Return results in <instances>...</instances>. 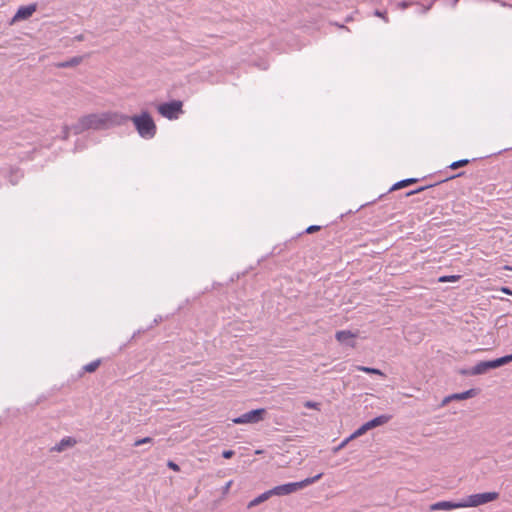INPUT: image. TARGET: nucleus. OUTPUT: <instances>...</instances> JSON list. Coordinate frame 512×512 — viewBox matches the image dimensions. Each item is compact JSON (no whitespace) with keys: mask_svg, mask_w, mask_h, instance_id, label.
I'll use <instances>...</instances> for the list:
<instances>
[{"mask_svg":"<svg viewBox=\"0 0 512 512\" xmlns=\"http://www.w3.org/2000/svg\"><path fill=\"white\" fill-rule=\"evenodd\" d=\"M167 466L174 471L180 470L179 466L176 463H174L173 461H168Z\"/></svg>","mask_w":512,"mask_h":512,"instance_id":"obj_31","label":"nucleus"},{"mask_svg":"<svg viewBox=\"0 0 512 512\" xmlns=\"http://www.w3.org/2000/svg\"><path fill=\"white\" fill-rule=\"evenodd\" d=\"M457 508H463L462 500L459 502H453V501H439L430 506V510H453Z\"/></svg>","mask_w":512,"mask_h":512,"instance_id":"obj_10","label":"nucleus"},{"mask_svg":"<svg viewBox=\"0 0 512 512\" xmlns=\"http://www.w3.org/2000/svg\"><path fill=\"white\" fill-rule=\"evenodd\" d=\"M149 443H153V439L151 437H145V438H141V439H137L133 446L134 447H139L143 444H149Z\"/></svg>","mask_w":512,"mask_h":512,"instance_id":"obj_21","label":"nucleus"},{"mask_svg":"<svg viewBox=\"0 0 512 512\" xmlns=\"http://www.w3.org/2000/svg\"><path fill=\"white\" fill-rule=\"evenodd\" d=\"M368 430V428L366 427L365 424H363L362 426H360L355 432H353L350 436H349V439H355L357 437H360L362 436L363 434H365Z\"/></svg>","mask_w":512,"mask_h":512,"instance_id":"obj_19","label":"nucleus"},{"mask_svg":"<svg viewBox=\"0 0 512 512\" xmlns=\"http://www.w3.org/2000/svg\"><path fill=\"white\" fill-rule=\"evenodd\" d=\"M72 131L73 132V129H72V126H65L63 128V139H67L68 136H69V132Z\"/></svg>","mask_w":512,"mask_h":512,"instance_id":"obj_29","label":"nucleus"},{"mask_svg":"<svg viewBox=\"0 0 512 512\" xmlns=\"http://www.w3.org/2000/svg\"><path fill=\"white\" fill-rule=\"evenodd\" d=\"M322 476H323V473H319L313 477L305 478L304 480H301L299 482H291V483H286V484L275 486L269 490L271 497L272 496H285V495L292 494L298 490H301V489L317 482L318 480H320L322 478Z\"/></svg>","mask_w":512,"mask_h":512,"instance_id":"obj_3","label":"nucleus"},{"mask_svg":"<svg viewBox=\"0 0 512 512\" xmlns=\"http://www.w3.org/2000/svg\"><path fill=\"white\" fill-rule=\"evenodd\" d=\"M459 0H453V6H456Z\"/></svg>","mask_w":512,"mask_h":512,"instance_id":"obj_37","label":"nucleus"},{"mask_svg":"<svg viewBox=\"0 0 512 512\" xmlns=\"http://www.w3.org/2000/svg\"><path fill=\"white\" fill-rule=\"evenodd\" d=\"M463 174H464L463 172H460V173H458V174H456V175H454V176H451V177H450V179L455 178V177H460V176H462Z\"/></svg>","mask_w":512,"mask_h":512,"instance_id":"obj_36","label":"nucleus"},{"mask_svg":"<svg viewBox=\"0 0 512 512\" xmlns=\"http://www.w3.org/2000/svg\"><path fill=\"white\" fill-rule=\"evenodd\" d=\"M431 6H432V3L430 5H428L427 7H424L423 12L424 13L427 12L431 8Z\"/></svg>","mask_w":512,"mask_h":512,"instance_id":"obj_35","label":"nucleus"},{"mask_svg":"<svg viewBox=\"0 0 512 512\" xmlns=\"http://www.w3.org/2000/svg\"><path fill=\"white\" fill-rule=\"evenodd\" d=\"M355 337L356 335L349 330H340L337 331L335 334V338L337 341H339L340 343H344L352 348L355 347V342L353 340Z\"/></svg>","mask_w":512,"mask_h":512,"instance_id":"obj_12","label":"nucleus"},{"mask_svg":"<svg viewBox=\"0 0 512 512\" xmlns=\"http://www.w3.org/2000/svg\"><path fill=\"white\" fill-rule=\"evenodd\" d=\"M356 369L358 371H362V372H365L368 374H377L380 376H385L384 373L377 368H371V367H366V366H356Z\"/></svg>","mask_w":512,"mask_h":512,"instance_id":"obj_18","label":"nucleus"},{"mask_svg":"<svg viewBox=\"0 0 512 512\" xmlns=\"http://www.w3.org/2000/svg\"><path fill=\"white\" fill-rule=\"evenodd\" d=\"M412 5V2H408V1H402V2H399L397 4V6L402 9V10H405L407 9L408 7H410Z\"/></svg>","mask_w":512,"mask_h":512,"instance_id":"obj_27","label":"nucleus"},{"mask_svg":"<svg viewBox=\"0 0 512 512\" xmlns=\"http://www.w3.org/2000/svg\"><path fill=\"white\" fill-rule=\"evenodd\" d=\"M100 364H101V360L100 359H96V360H94V361L84 365L82 367V370H83V372L93 373V372H95L98 369Z\"/></svg>","mask_w":512,"mask_h":512,"instance_id":"obj_17","label":"nucleus"},{"mask_svg":"<svg viewBox=\"0 0 512 512\" xmlns=\"http://www.w3.org/2000/svg\"><path fill=\"white\" fill-rule=\"evenodd\" d=\"M512 362V354L505 355L503 357L489 360V361H480L475 366L468 370H462L461 373L463 375L476 376L487 373L490 369H496L503 365Z\"/></svg>","mask_w":512,"mask_h":512,"instance_id":"obj_4","label":"nucleus"},{"mask_svg":"<svg viewBox=\"0 0 512 512\" xmlns=\"http://www.w3.org/2000/svg\"><path fill=\"white\" fill-rule=\"evenodd\" d=\"M77 444V440L73 437L66 436L62 438L55 446H53L51 452H63L67 448L74 447Z\"/></svg>","mask_w":512,"mask_h":512,"instance_id":"obj_11","label":"nucleus"},{"mask_svg":"<svg viewBox=\"0 0 512 512\" xmlns=\"http://www.w3.org/2000/svg\"><path fill=\"white\" fill-rule=\"evenodd\" d=\"M304 406L309 409H319L320 404L313 401H306Z\"/></svg>","mask_w":512,"mask_h":512,"instance_id":"obj_24","label":"nucleus"},{"mask_svg":"<svg viewBox=\"0 0 512 512\" xmlns=\"http://www.w3.org/2000/svg\"><path fill=\"white\" fill-rule=\"evenodd\" d=\"M235 452L233 450H224L222 452V456L225 458V459H230L234 456Z\"/></svg>","mask_w":512,"mask_h":512,"instance_id":"obj_28","label":"nucleus"},{"mask_svg":"<svg viewBox=\"0 0 512 512\" xmlns=\"http://www.w3.org/2000/svg\"><path fill=\"white\" fill-rule=\"evenodd\" d=\"M469 163H470L469 159H461V160L454 161L453 163H451L449 168L455 170V169H458L460 167H464V166H466Z\"/></svg>","mask_w":512,"mask_h":512,"instance_id":"obj_20","label":"nucleus"},{"mask_svg":"<svg viewBox=\"0 0 512 512\" xmlns=\"http://www.w3.org/2000/svg\"><path fill=\"white\" fill-rule=\"evenodd\" d=\"M82 62V57H73L67 61L59 63L57 66L59 68H68L79 65Z\"/></svg>","mask_w":512,"mask_h":512,"instance_id":"obj_15","label":"nucleus"},{"mask_svg":"<svg viewBox=\"0 0 512 512\" xmlns=\"http://www.w3.org/2000/svg\"><path fill=\"white\" fill-rule=\"evenodd\" d=\"M507 269L511 270L512 271V267H507Z\"/></svg>","mask_w":512,"mask_h":512,"instance_id":"obj_38","label":"nucleus"},{"mask_svg":"<svg viewBox=\"0 0 512 512\" xmlns=\"http://www.w3.org/2000/svg\"><path fill=\"white\" fill-rule=\"evenodd\" d=\"M36 9H37V4H35V3L29 4L27 6L19 7L17 12L13 16L12 22H17L20 20H26V19L30 18L33 15V13L36 11Z\"/></svg>","mask_w":512,"mask_h":512,"instance_id":"obj_8","label":"nucleus"},{"mask_svg":"<svg viewBox=\"0 0 512 512\" xmlns=\"http://www.w3.org/2000/svg\"><path fill=\"white\" fill-rule=\"evenodd\" d=\"M501 292L507 294V295H512V290L509 288V287H501Z\"/></svg>","mask_w":512,"mask_h":512,"instance_id":"obj_33","label":"nucleus"},{"mask_svg":"<svg viewBox=\"0 0 512 512\" xmlns=\"http://www.w3.org/2000/svg\"><path fill=\"white\" fill-rule=\"evenodd\" d=\"M432 185H428V186H423V187H419L415 190H412V191H409L408 193H406V196H410V195H413V194H416V193H419V192H422L428 188H431Z\"/></svg>","mask_w":512,"mask_h":512,"instance_id":"obj_23","label":"nucleus"},{"mask_svg":"<svg viewBox=\"0 0 512 512\" xmlns=\"http://www.w3.org/2000/svg\"><path fill=\"white\" fill-rule=\"evenodd\" d=\"M129 116L119 112L92 113L81 117L77 123L72 125L73 133L78 135L86 130H107L116 126L125 125Z\"/></svg>","mask_w":512,"mask_h":512,"instance_id":"obj_1","label":"nucleus"},{"mask_svg":"<svg viewBox=\"0 0 512 512\" xmlns=\"http://www.w3.org/2000/svg\"><path fill=\"white\" fill-rule=\"evenodd\" d=\"M182 107L183 103L180 100H173L160 104L157 110L161 116L169 120H175L183 113Z\"/></svg>","mask_w":512,"mask_h":512,"instance_id":"obj_6","label":"nucleus"},{"mask_svg":"<svg viewBox=\"0 0 512 512\" xmlns=\"http://www.w3.org/2000/svg\"><path fill=\"white\" fill-rule=\"evenodd\" d=\"M350 440H351V439H349V437H348V438H346L345 440H343V441H342V442H341L337 447H335V448H334V451H335V452H338V451H340L341 449H343V448L348 444V442H349Z\"/></svg>","mask_w":512,"mask_h":512,"instance_id":"obj_26","label":"nucleus"},{"mask_svg":"<svg viewBox=\"0 0 512 512\" xmlns=\"http://www.w3.org/2000/svg\"><path fill=\"white\" fill-rule=\"evenodd\" d=\"M266 410L263 408L248 411L232 421L235 424L258 423L263 420Z\"/></svg>","mask_w":512,"mask_h":512,"instance_id":"obj_7","label":"nucleus"},{"mask_svg":"<svg viewBox=\"0 0 512 512\" xmlns=\"http://www.w3.org/2000/svg\"><path fill=\"white\" fill-rule=\"evenodd\" d=\"M321 229V226H318V225H311L309 226L305 232L308 233V234H312L314 232H317Z\"/></svg>","mask_w":512,"mask_h":512,"instance_id":"obj_25","label":"nucleus"},{"mask_svg":"<svg viewBox=\"0 0 512 512\" xmlns=\"http://www.w3.org/2000/svg\"><path fill=\"white\" fill-rule=\"evenodd\" d=\"M374 14L378 17L383 18L386 22H388V18L386 17V12H381L379 10H376Z\"/></svg>","mask_w":512,"mask_h":512,"instance_id":"obj_32","label":"nucleus"},{"mask_svg":"<svg viewBox=\"0 0 512 512\" xmlns=\"http://www.w3.org/2000/svg\"><path fill=\"white\" fill-rule=\"evenodd\" d=\"M138 134L144 139H152L156 135L157 127L151 115L144 111L140 115L129 116Z\"/></svg>","mask_w":512,"mask_h":512,"instance_id":"obj_2","label":"nucleus"},{"mask_svg":"<svg viewBox=\"0 0 512 512\" xmlns=\"http://www.w3.org/2000/svg\"><path fill=\"white\" fill-rule=\"evenodd\" d=\"M390 419H391L390 415H380V416L375 417L372 420H370V421H368V422H366L364 424L366 425L368 430H371V429H373L375 427H378V426L386 424L387 422H389Z\"/></svg>","mask_w":512,"mask_h":512,"instance_id":"obj_13","label":"nucleus"},{"mask_svg":"<svg viewBox=\"0 0 512 512\" xmlns=\"http://www.w3.org/2000/svg\"><path fill=\"white\" fill-rule=\"evenodd\" d=\"M417 181H418V179H417V178H409V179L401 180V181H399V182L395 183V184L391 187L390 191L398 190V189L404 188V187H406V186H408V185H410V184H412V183H416Z\"/></svg>","mask_w":512,"mask_h":512,"instance_id":"obj_16","label":"nucleus"},{"mask_svg":"<svg viewBox=\"0 0 512 512\" xmlns=\"http://www.w3.org/2000/svg\"><path fill=\"white\" fill-rule=\"evenodd\" d=\"M460 279L459 275L442 276L439 278V282H455Z\"/></svg>","mask_w":512,"mask_h":512,"instance_id":"obj_22","label":"nucleus"},{"mask_svg":"<svg viewBox=\"0 0 512 512\" xmlns=\"http://www.w3.org/2000/svg\"><path fill=\"white\" fill-rule=\"evenodd\" d=\"M270 497H271L270 491L267 490L264 493H262L259 496H257L256 498H254L253 500H251L247 504V508L248 509L254 508V507L260 505L261 503L267 501Z\"/></svg>","mask_w":512,"mask_h":512,"instance_id":"obj_14","label":"nucleus"},{"mask_svg":"<svg viewBox=\"0 0 512 512\" xmlns=\"http://www.w3.org/2000/svg\"><path fill=\"white\" fill-rule=\"evenodd\" d=\"M232 485V480L228 481L222 488V493L225 495L229 492Z\"/></svg>","mask_w":512,"mask_h":512,"instance_id":"obj_30","label":"nucleus"},{"mask_svg":"<svg viewBox=\"0 0 512 512\" xmlns=\"http://www.w3.org/2000/svg\"><path fill=\"white\" fill-rule=\"evenodd\" d=\"M476 395H477V390L476 389H469V390L461 392V393H455V394H452V395H449V396L445 397L443 399L442 403H441V406H445L450 401H453V400H465V399H468V398H472V397H474Z\"/></svg>","mask_w":512,"mask_h":512,"instance_id":"obj_9","label":"nucleus"},{"mask_svg":"<svg viewBox=\"0 0 512 512\" xmlns=\"http://www.w3.org/2000/svg\"><path fill=\"white\" fill-rule=\"evenodd\" d=\"M499 498L498 492H484L477 493L467 496L462 499L463 508L467 507H478L480 505H484L486 503L495 501Z\"/></svg>","mask_w":512,"mask_h":512,"instance_id":"obj_5","label":"nucleus"},{"mask_svg":"<svg viewBox=\"0 0 512 512\" xmlns=\"http://www.w3.org/2000/svg\"><path fill=\"white\" fill-rule=\"evenodd\" d=\"M75 39L77 41H83L84 40V36L82 34H80V35L76 36Z\"/></svg>","mask_w":512,"mask_h":512,"instance_id":"obj_34","label":"nucleus"}]
</instances>
